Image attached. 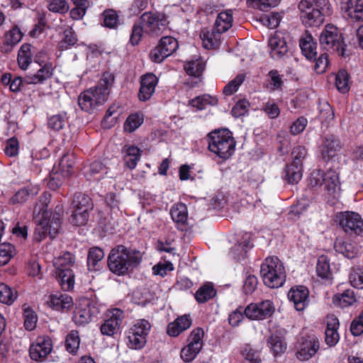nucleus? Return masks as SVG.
I'll list each match as a JSON object with an SVG mask.
<instances>
[{
  "label": "nucleus",
  "mask_w": 363,
  "mask_h": 363,
  "mask_svg": "<svg viewBox=\"0 0 363 363\" xmlns=\"http://www.w3.org/2000/svg\"><path fill=\"white\" fill-rule=\"evenodd\" d=\"M141 259L140 252L128 249L124 245H117L108 255V267L113 274L125 275L138 267Z\"/></svg>",
  "instance_id": "1"
},
{
  "label": "nucleus",
  "mask_w": 363,
  "mask_h": 363,
  "mask_svg": "<svg viewBox=\"0 0 363 363\" xmlns=\"http://www.w3.org/2000/svg\"><path fill=\"white\" fill-rule=\"evenodd\" d=\"M309 185L313 188L323 187L325 200L330 206L335 205L340 196L339 174L335 170H313L309 177Z\"/></svg>",
  "instance_id": "2"
},
{
  "label": "nucleus",
  "mask_w": 363,
  "mask_h": 363,
  "mask_svg": "<svg viewBox=\"0 0 363 363\" xmlns=\"http://www.w3.org/2000/svg\"><path fill=\"white\" fill-rule=\"evenodd\" d=\"M113 76L108 72L104 73L99 84L82 93L78 99L80 108L86 112H91L98 105L107 100L109 89L113 83Z\"/></svg>",
  "instance_id": "3"
},
{
  "label": "nucleus",
  "mask_w": 363,
  "mask_h": 363,
  "mask_svg": "<svg viewBox=\"0 0 363 363\" xmlns=\"http://www.w3.org/2000/svg\"><path fill=\"white\" fill-rule=\"evenodd\" d=\"M207 141L208 150L222 160L229 159L235 152L236 142L228 129L210 132Z\"/></svg>",
  "instance_id": "4"
},
{
  "label": "nucleus",
  "mask_w": 363,
  "mask_h": 363,
  "mask_svg": "<svg viewBox=\"0 0 363 363\" xmlns=\"http://www.w3.org/2000/svg\"><path fill=\"white\" fill-rule=\"evenodd\" d=\"M260 275L264 284L271 289L279 288L286 281V271L277 257H267L260 267Z\"/></svg>",
  "instance_id": "5"
},
{
  "label": "nucleus",
  "mask_w": 363,
  "mask_h": 363,
  "mask_svg": "<svg viewBox=\"0 0 363 363\" xmlns=\"http://www.w3.org/2000/svg\"><path fill=\"white\" fill-rule=\"evenodd\" d=\"M328 0H302L298 4L301 18L306 26H320L324 22L323 14L318 7L327 5Z\"/></svg>",
  "instance_id": "6"
},
{
  "label": "nucleus",
  "mask_w": 363,
  "mask_h": 363,
  "mask_svg": "<svg viewBox=\"0 0 363 363\" xmlns=\"http://www.w3.org/2000/svg\"><path fill=\"white\" fill-rule=\"evenodd\" d=\"M74 163L75 156L73 153L67 152L63 155L50 174V179L48 182V187L52 190H56L62 186L64 179L72 174Z\"/></svg>",
  "instance_id": "7"
},
{
  "label": "nucleus",
  "mask_w": 363,
  "mask_h": 363,
  "mask_svg": "<svg viewBox=\"0 0 363 363\" xmlns=\"http://www.w3.org/2000/svg\"><path fill=\"white\" fill-rule=\"evenodd\" d=\"M72 208L70 223L77 226L84 225L89 220V211L93 208L91 199L84 194H77L72 203Z\"/></svg>",
  "instance_id": "8"
},
{
  "label": "nucleus",
  "mask_w": 363,
  "mask_h": 363,
  "mask_svg": "<svg viewBox=\"0 0 363 363\" xmlns=\"http://www.w3.org/2000/svg\"><path fill=\"white\" fill-rule=\"evenodd\" d=\"M151 328V324L147 320H136L127 333L128 347L134 350H140L144 347Z\"/></svg>",
  "instance_id": "9"
},
{
  "label": "nucleus",
  "mask_w": 363,
  "mask_h": 363,
  "mask_svg": "<svg viewBox=\"0 0 363 363\" xmlns=\"http://www.w3.org/2000/svg\"><path fill=\"white\" fill-rule=\"evenodd\" d=\"M320 44L325 50L336 51L340 55H344V42L338 28L331 24L325 26L320 35Z\"/></svg>",
  "instance_id": "10"
},
{
  "label": "nucleus",
  "mask_w": 363,
  "mask_h": 363,
  "mask_svg": "<svg viewBox=\"0 0 363 363\" xmlns=\"http://www.w3.org/2000/svg\"><path fill=\"white\" fill-rule=\"evenodd\" d=\"M99 313L97 304L89 299L84 298L77 304L72 320L77 326H85Z\"/></svg>",
  "instance_id": "11"
},
{
  "label": "nucleus",
  "mask_w": 363,
  "mask_h": 363,
  "mask_svg": "<svg viewBox=\"0 0 363 363\" xmlns=\"http://www.w3.org/2000/svg\"><path fill=\"white\" fill-rule=\"evenodd\" d=\"M140 22L145 29V33L151 36L160 35L167 24L164 14L159 12L144 13L140 18Z\"/></svg>",
  "instance_id": "12"
},
{
  "label": "nucleus",
  "mask_w": 363,
  "mask_h": 363,
  "mask_svg": "<svg viewBox=\"0 0 363 363\" xmlns=\"http://www.w3.org/2000/svg\"><path fill=\"white\" fill-rule=\"evenodd\" d=\"M48 204L43 203L41 205H35L33 210L34 219L36 227L33 238L37 242L43 240L48 234V218L50 212L48 211Z\"/></svg>",
  "instance_id": "13"
},
{
  "label": "nucleus",
  "mask_w": 363,
  "mask_h": 363,
  "mask_svg": "<svg viewBox=\"0 0 363 363\" xmlns=\"http://www.w3.org/2000/svg\"><path fill=\"white\" fill-rule=\"evenodd\" d=\"M337 220L343 230L350 234L360 235L363 233V219L357 213L345 211L337 216Z\"/></svg>",
  "instance_id": "14"
},
{
  "label": "nucleus",
  "mask_w": 363,
  "mask_h": 363,
  "mask_svg": "<svg viewBox=\"0 0 363 363\" xmlns=\"http://www.w3.org/2000/svg\"><path fill=\"white\" fill-rule=\"evenodd\" d=\"M275 310L270 300H264L259 303H250L245 308V315L254 320H264L272 315Z\"/></svg>",
  "instance_id": "15"
},
{
  "label": "nucleus",
  "mask_w": 363,
  "mask_h": 363,
  "mask_svg": "<svg viewBox=\"0 0 363 363\" xmlns=\"http://www.w3.org/2000/svg\"><path fill=\"white\" fill-rule=\"evenodd\" d=\"M107 317L101 324L100 330L104 335L113 336L120 328L124 318L123 311L119 308H113L108 312Z\"/></svg>",
  "instance_id": "16"
},
{
  "label": "nucleus",
  "mask_w": 363,
  "mask_h": 363,
  "mask_svg": "<svg viewBox=\"0 0 363 363\" xmlns=\"http://www.w3.org/2000/svg\"><path fill=\"white\" fill-rule=\"evenodd\" d=\"M268 46L269 55L274 60L282 59L288 54L289 45L284 34L280 32H276L274 35L270 37Z\"/></svg>",
  "instance_id": "17"
},
{
  "label": "nucleus",
  "mask_w": 363,
  "mask_h": 363,
  "mask_svg": "<svg viewBox=\"0 0 363 363\" xmlns=\"http://www.w3.org/2000/svg\"><path fill=\"white\" fill-rule=\"evenodd\" d=\"M52 350L51 339L48 336H40L30 345V357L35 361H41L51 352Z\"/></svg>",
  "instance_id": "18"
},
{
  "label": "nucleus",
  "mask_w": 363,
  "mask_h": 363,
  "mask_svg": "<svg viewBox=\"0 0 363 363\" xmlns=\"http://www.w3.org/2000/svg\"><path fill=\"white\" fill-rule=\"evenodd\" d=\"M320 349V342L315 336H308L300 343L296 357L299 360H308Z\"/></svg>",
  "instance_id": "19"
},
{
  "label": "nucleus",
  "mask_w": 363,
  "mask_h": 363,
  "mask_svg": "<svg viewBox=\"0 0 363 363\" xmlns=\"http://www.w3.org/2000/svg\"><path fill=\"white\" fill-rule=\"evenodd\" d=\"M309 291L303 286L291 288L288 293V298L294 303L298 311H303L308 303Z\"/></svg>",
  "instance_id": "20"
},
{
  "label": "nucleus",
  "mask_w": 363,
  "mask_h": 363,
  "mask_svg": "<svg viewBox=\"0 0 363 363\" xmlns=\"http://www.w3.org/2000/svg\"><path fill=\"white\" fill-rule=\"evenodd\" d=\"M157 82V77L152 73L145 74L142 77L138 93V97L140 101H145L151 98L155 92Z\"/></svg>",
  "instance_id": "21"
},
{
  "label": "nucleus",
  "mask_w": 363,
  "mask_h": 363,
  "mask_svg": "<svg viewBox=\"0 0 363 363\" xmlns=\"http://www.w3.org/2000/svg\"><path fill=\"white\" fill-rule=\"evenodd\" d=\"M326 329L325 331V342L329 347L336 345L340 340L338 333L339 320L333 315L326 317Z\"/></svg>",
  "instance_id": "22"
},
{
  "label": "nucleus",
  "mask_w": 363,
  "mask_h": 363,
  "mask_svg": "<svg viewBox=\"0 0 363 363\" xmlns=\"http://www.w3.org/2000/svg\"><path fill=\"white\" fill-rule=\"evenodd\" d=\"M340 149V142L333 135L326 137L322 145L319 146V151L323 160L328 161L335 157L336 152Z\"/></svg>",
  "instance_id": "23"
},
{
  "label": "nucleus",
  "mask_w": 363,
  "mask_h": 363,
  "mask_svg": "<svg viewBox=\"0 0 363 363\" xmlns=\"http://www.w3.org/2000/svg\"><path fill=\"white\" fill-rule=\"evenodd\" d=\"M48 305L53 310L63 311L69 310L72 307L73 300L70 296L66 294L57 293L49 296Z\"/></svg>",
  "instance_id": "24"
},
{
  "label": "nucleus",
  "mask_w": 363,
  "mask_h": 363,
  "mask_svg": "<svg viewBox=\"0 0 363 363\" xmlns=\"http://www.w3.org/2000/svg\"><path fill=\"white\" fill-rule=\"evenodd\" d=\"M267 347L274 356H279L284 353L287 344L281 331L272 333L267 341Z\"/></svg>",
  "instance_id": "25"
},
{
  "label": "nucleus",
  "mask_w": 363,
  "mask_h": 363,
  "mask_svg": "<svg viewBox=\"0 0 363 363\" xmlns=\"http://www.w3.org/2000/svg\"><path fill=\"white\" fill-rule=\"evenodd\" d=\"M40 191L38 184H29L26 187L20 189L9 200L10 203H23L30 198L36 196Z\"/></svg>",
  "instance_id": "26"
},
{
  "label": "nucleus",
  "mask_w": 363,
  "mask_h": 363,
  "mask_svg": "<svg viewBox=\"0 0 363 363\" xmlns=\"http://www.w3.org/2000/svg\"><path fill=\"white\" fill-rule=\"evenodd\" d=\"M191 323L192 321L189 315H183L169 323L167 326V333L172 337H177L180 333L189 328Z\"/></svg>",
  "instance_id": "27"
},
{
  "label": "nucleus",
  "mask_w": 363,
  "mask_h": 363,
  "mask_svg": "<svg viewBox=\"0 0 363 363\" xmlns=\"http://www.w3.org/2000/svg\"><path fill=\"white\" fill-rule=\"evenodd\" d=\"M41 67L38 72L31 75H28L26 78L28 84H42L48 79H50L53 73V67L52 63H45L40 65Z\"/></svg>",
  "instance_id": "28"
},
{
  "label": "nucleus",
  "mask_w": 363,
  "mask_h": 363,
  "mask_svg": "<svg viewBox=\"0 0 363 363\" xmlns=\"http://www.w3.org/2000/svg\"><path fill=\"white\" fill-rule=\"evenodd\" d=\"M299 46L302 53L307 59H315L317 54V45L311 34L305 33L300 38Z\"/></svg>",
  "instance_id": "29"
},
{
  "label": "nucleus",
  "mask_w": 363,
  "mask_h": 363,
  "mask_svg": "<svg viewBox=\"0 0 363 363\" xmlns=\"http://www.w3.org/2000/svg\"><path fill=\"white\" fill-rule=\"evenodd\" d=\"M123 161L125 164L130 169L136 167L141 157V150L135 145H125L123 148Z\"/></svg>",
  "instance_id": "30"
},
{
  "label": "nucleus",
  "mask_w": 363,
  "mask_h": 363,
  "mask_svg": "<svg viewBox=\"0 0 363 363\" xmlns=\"http://www.w3.org/2000/svg\"><path fill=\"white\" fill-rule=\"evenodd\" d=\"M252 247L251 235L246 233L243 234L238 243L231 248L230 254L235 259H240L241 257H243L245 253Z\"/></svg>",
  "instance_id": "31"
},
{
  "label": "nucleus",
  "mask_w": 363,
  "mask_h": 363,
  "mask_svg": "<svg viewBox=\"0 0 363 363\" xmlns=\"http://www.w3.org/2000/svg\"><path fill=\"white\" fill-rule=\"evenodd\" d=\"M303 177V164L290 163L284 169V179L289 184L298 183Z\"/></svg>",
  "instance_id": "32"
},
{
  "label": "nucleus",
  "mask_w": 363,
  "mask_h": 363,
  "mask_svg": "<svg viewBox=\"0 0 363 363\" xmlns=\"http://www.w3.org/2000/svg\"><path fill=\"white\" fill-rule=\"evenodd\" d=\"M233 21V11L228 9L218 15L213 28L218 33H223L232 27Z\"/></svg>",
  "instance_id": "33"
},
{
  "label": "nucleus",
  "mask_w": 363,
  "mask_h": 363,
  "mask_svg": "<svg viewBox=\"0 0 363 363\" xmlns=\"http://www.w3.org/2000/svg\"><path fill=\"white\" fill-rule=\"evenodd\" d=\"M220 35L221 33H218L215 28L211 31L207 30H201L200 38L203 47L208 50L218 48L220 43Z\"/></svg>",
  "instance_id": "34"
},
{
  "label": "nucleus",
  "mask_w": 363,
  "mask_h": 363,
  "mask_svg": "<svg viewBox=\"0 0 363 363\" xmlns=\"http://www.w3.org/2000/svg\"><path fill=\"white\" fill-rule=\"evenodd\" d=\"M108 173V168L100 161L91 163L85 175L89 180L100 181Z\"/></svg>",
  "instance_id": "35"
},
{
  "label": "nucleus",
  "mask_w": 363,
  "mask_h": 363,
  "mask_svg": "<svg viewBox=\"0 0 363 363\" xmlns=\"http://www.w3.org/2000/svg\"><path fill=\"white\" fill-rule=\"evenodd\" d=\"M23 34L18 27L12 28L5 36V43L1 47L2 52H10L22 39Z\"/></svg>",
  "instance_id": "36"
},
{
  "label": "nucleus",
  "mask_w": 363,
  "mask_h": 363,
  "mask_svg": "<svg viewBox=\"0 0 363 363\" xmlns=\"http://www.w3.org/2000/svg\"><path fill=\"white\" fill-rule=\"evenodd\" d=\"M32 46L30 44H23L18 53L17 62L19 67L26 70L32 62Z\"/></svg>",
  "instance_id": "37"
},
{
  "label": "nucleus",
  "mask_w": 363,
  "mask_h": 363,
  "mask_svg": "<svg viewBox=\"0 0 363 363\" xmlns=\"http://www.w3.org/2000/svg\"><path fill=\"white\" fill-rule=\"evenodd\" d=\"M71 1L74 5V7L69 11L71 18L75 21L82 19L89 7V0H71Z\"/></svg>",
  "instance_id": "38"
},
{
  "label": "nucleus",
  "mask_w": 363,
  "mask_h": 363,
  "mask_svg": "<svg viewBox=\"0 0 363 363\" xmlns=\"http://www.w3.org/2000/svg\"><path fill=\"white\" fill-rule=\"evenodd\" d=\"M57 280L64 291H69L74 288V275L72 269H61L57 271Z\"/></svg>",
  "instance_id": "39"
},
{
  "label": "nucleus",
  "mask_w": 363,
  "mask_h": 363,
  "mask_svg": "<svg viewBox=\"0 0 363 363\" xmlns=\"http://www.w3.org/2000/svg\"><path fill=\"white\" fill-rule=\"evenodd\" d=\"M216 294L213 285L208 282L201 286L195 294V298L199 303H206L213 298Z\"/></svg>",
  "instance_id": "40"
},
{
  "label": "nucleus",
  "mask_w": 363,
  "mask_h": 363,
  "mask_svg": "<svg viewBox=\"0 0 363 363\" xmlns=\"http://www.w3.org/2000/svg\"><path fill=\"white\" fill-rule=\"evenodd\" d=\"M104 257V251L99 247H92L89 250L87 257V266L89 271H96L99 267V262Z\"/></svg>",
  "instance_id": "41"
},
{
  "label": "nucleus",
  "mask_w": 363,
  "mask_h": 363,
  "mask_svg": "<svg viewBox=\"0 0 363 363\" xmlns=\"http://www.w3.org/2000/svg\"><path fill=\"white\" fill-rule=\"evenodd\" d=\"M346 11L351 18L363 21V0H349Z\"/></svg>",
  "instance_id": "42"
},
{
  "label": "nucleus",
  "mask_w": 363,
  "mask_h": 363,
  "mask_svg": "<svg viewBox=\"0 0 363 363\" xmlns=\"http://www.w3.org/2000/svg\"><path fill=\"white\" fill-rule=\"evenodd\" d=\"M356 301L354 292L351 289H347L342 294L335 295L334 297V303L341 308L350 306Z\"/></svg>",
  "instance_id": "43"
},
{
  "label": "nucleus",
  "mask_w": 363,
  "mask_h": 363,
  "mask_svg": "<svg viewBox=\"0 0 363 363\" xmlns=\"http://www.w3.org/2000/svg\"><path fill=\"white\" fill-rule=\"evenodd\" d=\"M121 113V111L118 104H113L110 106L102 121L103 127L105 128H111L117 122V119Z\"/></svg>",
  "instance_id": "44"
},
{
  "label": "nucleus",
  "mask_w": 363,
  "mask_h": 363,
  "mask_svg": "<svg viewBox=\"0 0 363 363\" xmlns=\"http://www.w3.org/2000/svg\"><path fill=\"white\" fill-rule=\"evenodd\" d=\"M172 220L178 223H184L188 217L187 208L182 203H177L172 206L170 210Z\"/></svg>",
  "instance_id": "45"
},
{
  "label": "nucleus",
  "mask_w": 363,
  "mask_h": 363,
  "mask_svg": "<svg viewBox=\"0 0 363 363\" xmlns=\"http://www.w3.org/2000/svg\"><path fill=\"white\" fill-rule=\"evenodd\" d=\"M205 68V62L201 57L191 60L184 66L186 72L191 76L199 77Z\"/></svg>",
  "instance_id": "46"
},
{
  "label": "nucleus",
  "mask_w": 363,
  "mask_h": 363,
  "mask_svg": "<svg viewBox=\"0 0 363 363\" xmlns=\"http://www.w3.org/2000/svg\"><path fill=\"white\" fill-rule=\"evenodd\" d=\"M218 102L216 98L208 94L197 96L189 101V105L196 108V110H203L207 105H216Z\"/></svg>",
  "instance_id": "47"
},
{
  "label": "nucleus",
  "mask_w": 363,
  "mask_h": 363,
  "mask_svg": "<svg viewBox=\"0 0 363 363\" xmlns=\"http://www.w3.org/2000/svg\"><path fill=\"white\" fill-rule=\"evenodd\" d=\"M16 298V291L4 283H0V302L11 305Z\"/></svg>",
  "instance_id": "48"
},
{
  "label": "nucleus",
  "mask_w": 363,
  "mask_h": 363,
  "mask_svg": "<svg viewBox=\"0 0 363 363\" xmlns=\"http://www.w3.org/2000/svg\"><path fill=\"white\" fill-rule=\"evenodd\" d=\"M144 118L142 113L130 114L124 123V130L128 133L134 132L143 123Z\"/></svg>",
  "instance_id": "49"
},
{
  "label": "nucleus",
  "mask_w": 363,
  "mask_h": 363,
  "mask_svg": "<svg viewBox=\"0 0 363 363\" xmlns=\"http://www.w3.org/2000/svg\"><path fill=\"white\" fill-rule=\"evenodd\" d=\"M335 250L342 254L345 257L352 259L355 257L357 252L352 244L342 240H337L335 243Z\"/></svg>",
  "instance_id": "50"
},
{
  "label": "nucleus",
  "mask_w": 363,
  "mask_h": 363,
  "mask_svg": "<svg viewBox=\"0 0 363 363\" xmlns=\"http://www.w3.org/2000/svg\"><path fill=\"white\" fill-rule=\"evenodd\" d=\"M77 38L75 35V33L73 30L72 27L68 26L64 30V38L59 43V48L62 50H67L70 47L75 45L77 43Z\"/></svg>",
  "instance_id": "51"
},
{
  "label": "nucleus",
  "mask_w": 363,
  "mask_h": 363,
  "mask_svg": "<svg viewBox=\"0 0 363 363\" xmlns=\"http://www.w3.org/2000/svg\"><path fill=\"white\" fill-rule=\"evenodd\" d=\"M204 336V331L201 328L194 329L189 334L187 339V345L191 347H197L201 350L203 346V338Z\"/></svg>",
  "instance_id": "52"
},
{
  "label": "nucleus",
  "mask_w": 363,
  "mask_h": 363,
  "mask_svg": "<svg viewBox=\"0 0 363 363\" xmlns=\"http://www.w3.org/2000/svg\"><path fill=\"white\" fill-rule=\"evenodd\" d=\"M159 45L164 50L165 55L168 57L172 55L179 47L178 41L172 36H164L162 38Z\"/></svg>",
  "instance_id": "53"
},
{
  "label": "nucleus",
  "mask_w": 363,
  "mask_h": 363,
  "mask_svg": "<svg viewBox=\"0 0 363 363\" xmlns=\"http://www.w3.org/2000/svg\"><path fill=\"white\" fill-rule=\"evenodd\" d=\"M79 345L80 338L79 333L76 330H72L66 337V350L71 354H75L79 349Z\"/></svg>",
  "instance_id": "54"
},
{
  "label": "nucleus",
  "mask_w": 363,
  "mask_h": 363,
  "mask_svg": "<svg viewBox=\"0 0 363 363\" xmlns=\"http://www.w3.org/2000/svg\"><path fill=\"white\" fill-rule=\"evenodd\" d=\"M74 263V257L72 254L69 252H65L62 255L55 259V265L57 271L61 269H71L70 267Z\"/></svg>",
  "instance_id": "55"
},
{
  "label": "nucleus",
  "mask_w": 363,
  "mask_h": 363,
  "mask_svg": "<svg viewBox=\"0 0 363 363\" xmlns=\"http://www.w3.org/2000/svg\"><path fill=\"white\" fill-rule=\"evenodd\" d=\"M316 272L318 277L328 279L330 276V261L327 256L321 255L318 257Z\"/></svg>",
  "instance_id": "56"
},
{
  "label": "nucleus",
  "mask_w": 363,
  "mask_h": 363,
  "mask_svg": "<svg viewBox=\"0 0 363 363\" xmlns=\"http://www.w3.org/2000/svg\"><path fill=\"white\" fill-rule=\"evenodd\" d=\"M349 79L347 71L342 69L338 72L335 77V86L339 91L345 94L349 91Z\"/></svg>",
  "instance_id": "57"
},
{
  "label": "nucleus",
  "mask_w": 363,
  "mask_h": 363,
  "mask_svg": "<svg viewBox=\"0 0 363 363\" xmlns=\"http://www.w3.org/2000/svg\"><path fill=\"white\" fill-rule=\"evenodd\" d=\"M48 9L53 13L65 14L69 10L67 0H48Z\"/></svg>",
  "instance_id": "58"
},
{
  "label": "nucleus",
  "mask_w": 363,
  "mask_h": 363,
  "mask_svg": "<svg viewBox=\"0 0 363 363\" xmlns=\"http://www.w3.org/2000/svg\"><path fill=\"white\" fill-rule=\"evenodd\" d=\"M242 355L247 363H261L259 352L249 344L243 347Z\"/></svg>",
  "instance_id": "59"
},
{
  "label": "nucleus",
  "mask_w": 363,
  "mask_h": 363,
  "mask_svg": "<svg viewBox=\"0 0 363 363\" xmlns=\"http://www.w3.org/2000/svg\"><path fill=\"white\" fill-rule=\"evenodd\" d=\"M245 75L242 74H238L233 80L228 82L223 88V94L225 96H230L238 90L240 86L245 80Z\"/></svg>",
  "instance_id": "60"
},
{
  "label": "nucleus",
  "mask_w": 363,
  "mask_h": 363,
  "mask_svg": "<svg viewBox=\"0 0 363 363\" xmlns=\"http://www.w3.org/2000/svg\"><path fill=\"white\" fill-rule=\"evenodd\" d=\"M310 199L307 196H302L297 200L296 204L291 206L290 213L296 216H299L305 212L310 204Z\"/></svg>",
  "instance_id": "61"
},
{
  "label": "nucleus",
  "mask_w": 363,
  "mask_h": 363,
  "mask_svg": "<svg viewBox=\"0 0 363 363\" xmlns=\"http://www.w3.org/2000/svg\"><path fill=\"white\" fill-rule=\"evenodd\" d=\"M14 247L10 243L0 245V265L6 264L14 254Z\"/></svg>",
  "instance_id": "62"
},
{
  "label": "nucleus",
  "mask_w": 363,
  "mask_h": 363,
  "mask_svg": "<svg viewBox=\"0 0 363 363\" xmlns=\"http://www.w3.org/2000/svg\"><path fill=\"white\" fill-rule=\"evenodd\" d=\"M67 122L65 114H56L48 120V127L55 131L62 130Z\"/></svg>",
  "instance_id": "63"
},
{
  "label": "nucleus",
  "mask_w": 363,
  "mask_h": 363,
  "mask_svg": "<svg viewBox=\"0 0 363 363\" xmlns=\"http://www.w3.org/2000/svg\"><path fill=\"white\" fill-rule=\"evenodd\" d=\"M349 280L353 287L363 289V267L353 269L350 274Z\"/></svg>",
  "instance_id": "64"
}]
</instances>
